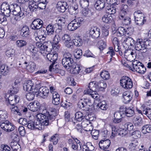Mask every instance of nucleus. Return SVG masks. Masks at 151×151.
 Listing matches in <instances>:
<instances>
[{"label": "nucleus", "mask_w": 151, "mask_h": 151, "mask_svg": "<svg viewBox=\"0 0 151 151\" xmlns=\"http://www.w3.org/2000/svg\"><path fill=\"white\" fill-rule=\"evenodd\" d=\"M70 67L73 73L77 74H78L81 70V67L80 65L77 64L74 62Z\"/></svg>", "instance_id": "obj_26"}, {"label": "nucleus", "mask_w": 151, "mask_h": 151, "mask_svg": "<svg viewBox=\"0 0 151 151\" xmlns=\"http://www.w3.org/2000/svg\"><path fill=\"white\" fill-rule=\"evenodd\" d=\"M0 127L4 131L9 132L14 130L15 128V126L7 120H4L1 122Z\"/></svg>", "instance_id": "obj_4"}, {"label": "nucleus", "mask_w": 151, "mask_h": 151, "mask_svg": "<svg viewBox=\"0 0 151 151\" xmlns=\"http://www.w3.org/2000/svg\"><path fill=\"white\" fill-rule=\"evenodd\" d=\"M112 19V17L109 14L104 15L102 18L103 22L106 23L111 22Z\"/></svg>", "instance_id": "obj_45"}, {"label": "nucleus", "mask_w": 151, "mask_h": 151, "mask_svg": "<svg viewBox=\"0 0 151 151\" xmlns=\"http://www.w3.org/2000/svg\"><path fill=\"white\" fill-rule=\"evenodd\" d=\"M57 55L55 54H52L48 53L47 55V58L48 60L54 64L57 58Z\"/></svg>", "instance_id": "obj_30"}, {"label": "nucleus", "mask_w": 151, "mask_h": 151, "mask_svg": "<svg viewBox=\"0 0 151 151\" xmlns=\"http://www.w3.org/2000/svg\"><path fill=\"white\" fill-rule=\"evenodd\" d=\"M55 63L54 64L52 63L49 67V70L51 71L54 72L55 73H59L63 75L65 74V71L63 70H61L58 69L57 67L58 66L56 65L54 66Z\"/></svg>", "instance_id": "obj_20"}, {"label": "nucleus", "mask_w": 151, "mask_h": 151, "mask_svg": "<svg viewBox=\"0 0 151 151\" xmlns=\"http://www.w3.org/2000/svg\"><path fill=\"white\" fill-rule=\"evenodd\" d=\"M68 6L66 2L63 1H58L56 6L58 10L62 12H63L68 8Z\"/></svg>", "instance_id": "obj_15"}, {"label": "nucleus", "mask_w": 151, "mask_h": 151, "mask_svg": "<svg viewBox=\"0 0 151 151\" xmlns=\"http://www.w3.org/2000/svg\"><path fill=\"white\" fill-rule=\"evenodd\" d=\"M89 34L93 38H98L100 37V29L96 27H92L90 29Z\"/></svg>", "instance_id": "obj_14"}, {"label": "nucleus", "mask_w": 151, "mask_h": 151, "mask_svg": "<svg viewBox=\"0 0 151 151\" xmlns=\"http://www.w3.org/2000/svg\"><path fill=\"white\" fill-rule=\"evenodd\" d=\"M8 100L9 104L12 106L19 102V98L16 95H10L8 98Z\"/></svg>", "instance_id": "obj_22"}, {"label": "nucleus", "mask_w": 151, "mask_h": 151, "mask_svg": "<svg viewBox=\"0 0 151 151\" xmlns=\"http://www.w3.org/2000/svg\"><path fill=\"white\" fill-rule=\"evenodd\" d=\"M58 134H55L54 135L51 137L50 139V141H52L53 144L56 145L57 144L58 142Z\"/></svg>", "instance_id": "obj_58"}, {"label": "nucleus", "mask_w": 151, "mask_h": 151, "mask_svg": "<svg viewBox=\"0 0 151 151\" xmlns=\"http://www.w3.org/2000/svg\"><path fill=\"white\" fill-rule=\"evenodd\" d=\"M106 2L105 0H97L95 2L94 6L96 10L101 11L106 6Z\"/></svg>", "instance_id": "obj_16"}, {"label": "nucleus", "mask_w": 151, "mask_h": 151, "mask_svg": "<svg viewBox=\"0 0 151 151\" xmlns=\"http://www.w3.org/2000/svg\"><path fill=\"white\" fill-rule=\"evenodd\" d=\"M34 35L35 37V39L37 40H44L47 36V32L45 28H42L35 31L34 33Z\"/></svg>", "instance_id": "obj_5"}, {"label": "nucleus", "mask_w": 151, "mask_h": 151, "mask_svg": "<svg viewBox=\"0 0 151 151\" xmlns=\"http://www.w3.org/2000/svg\"><path fill=\"white\" fill-rule=\"evenodd\" d=\"M27 99L29 101L33 100L35 97V96L34 93L30 91L27 93L26 95Z\"/></svg>", "instance_id": "obj_62"}, {"label": "nucleus", "mask_w": 151, "mask_h": 151, "mask_svg": "<svg viewBox=\"0 0 151 151\" xmlns=\"http://www.w3.org/2000/svg\"><path fill=\"white\" fill-rule=\"evenodd\" d=\"M80 4L82 8H86L88 6L89 2L88 0H80Z\"/></svg>", "instance_id": "obj_61"}, {"label": "nucleus", "mask_w": 151, "mask_h": 151, "mask_svg": "<svg viewBox=\"0 0 151 151\" xmlns=\"http://www.w3.org/2000/svg\"><path fill=\"white\" fill-rule=\"evenodd\" d=\"M110 144V140L106 138H105L100 141L99 145V147L101 149L104 150L108 148Z\"/></svg>", "instance_id": "obj_13"}, {"label": "nucleus", "mask_w": 151, "mask_h": 151, "mask_svg": "<svg viewBox=\"0 0 151 151\" xmlns=\"http://www.w3.org/2000/svg\"><path fill=\"white\" fill-rule=\"evenodd\" d=\"M29 8L31 11L35 12L38 9V6H37V4H36L35 2H29Z\"/></svg>", "instance_id": "obj_44"}, {"label": "nucleus", "mask_w": 151, "mask_h": 151, "mask_svg": "<svg viewBox=\"0 0 151 151\" xmlns=\"http://www.w3.org/2000/svg\"><path fill=\"white\" fill-rule=\"evenodd\" d=\"M28 107L30 110L36 111L40 109V104L39 102H31L28 106Z\"/></svg>", "instance_id": "obj_23"}, {"label": "nucleus", "mask_w": 151, "mask_h": 151, "mask_svg": "<svg viewBox=\"0 0 151 151\" xmlns=\"http://www.w3.org/2000/svg\"><path fill=\"white\" fill-rule=\"evenodd\" d=\"M119 10L120 11V14L125 15V14L128 11V6L127 5L122 4L119 7Z\"/></svg>", "instance_id": "obj_34"}, {"label": "nucleus", "mask_w": 151, "mask_h": 151, "mask_svg": "<svg viewBox=\"0 0 151 151\" xmlns=\"http://www.w3.org/2000/svg\"><path fill=\"white\" fill-rule=\"evenodd\" d=\"M145 52H146L147 50L151 48V41L150 40L144 41Z\"/></svg>", "instance_id": "obj_48"}, {"label": "nucleus", "mask_w": 151, "mask_h": 151, "mask_svg": "<svg viewBox=\"0 0 151 151\" xmlns=\"http://www.w3.org/2000/svg\"><path fill=\"white\" fill-rule=\"evenodd\" d=\"M18 90V86L15 84L12 85V87L10 89L9 91L11 93L14 94L17 93Z\"/></svg>", "instance_id": "obj_60"}, {"label": "nucleus", "mask_w": 151, "mask_h": 151, "mask_svg": "<svg viewBox=\"0 0 151 151\" xmlns=\"http://www.w3.org/2000/svg\"><path fill=\"white\" fill-rule=\"evenodd\" d=\"M130 30H131L132 31L133 29L131 28L126 29L123 27H120L118 29V32L120 35H123L126 34L127 35H130L131 32L130 33Z\"/></svg>", "instance_id": "obj_27"}, {"label": "nucleus", "mask_w": 151, "mask_h": 151, "mask_svg": "<svg viewBox=\"0 0 151 151\" xmlns=\"http://www.w3.org/2000/svg\"><path fill=\"white\" fill-rule=\"evenodd\" d=\"M74 62L72 55L69 52L65 53L62 60V64L63 66L65 68L68 67H70Z\"/></svg>", "instance_id": "obj_1"}, {"label": "nucleus", "mask_w": 151, "mask_h": 151, "mask_svg": "<svg viewBox=\"0 0 151 151\" xmlns=\"http://www.w3.org/2000/svg\"><path fill=\"white\" fill-rule=\"evenodd\" d=\"M120 85L125 89H129L132 87V80L128 76H124L122 77L120 80Z\"/></svg>", "instance_id": "obj_2"}, {"label": "nucleus", "mask_w": 151, "mask_h": 151, "mask_svg": "<svg viewBox=\"0 0 151 151\" xmlns=\"http://www.w3.org/2000/svg\"><path fill=\"white\" fill-rule=\"evenodd\" d=\"M98 87V89H100L101 88L104 89L106 86V83L104 80H101L97 83Z\"/></svg>", "instance_id": "obj_54"}, {"label": "nucleus", "mask_w": 151, "mask_h": 151, "mask_svg": "<svg viewBox=\"0 0 151 151\" xmlns=\"http://www.w3.org/2000/svg\"><path fill=\"white\" fill-rule=\"evenodd\" d=\"M128 56L127 57V59L128 60L134 62L133 60H134L136 58V54L135 52L131 53V54L127 55Z\"/></svg>", "instance_id": "obj_57"}, {"label": "nucleus", "mask_w": 151, "mask_h": 151, "mask_svg": "<svg viewBox=\"0 0 151 151\" xmlns=\"http://www.w3.org/2000/svg\"><path fill=\"white\" fill-rule=\"evenodd\" d=\"M34 122L35 129L39 130H41L44 129V126L45 125H44L42 123H41L40 121H39V119H37V121L35 122V121Z\"/></svg>", "instance_id": "obj_37"}, {"label": "nucleus", "mask_w": 151, "mask_h": 151, "mask_svg": "<svg viewBox=\"0 0 151 151\" xmlns=\"http://www.w3.org/2000/svg\"><path fill=\"white\" fill-rule=\"evenodd\" d=\"M13 4H9L8 3L4 2L1 6V12L4 11L6 10L10 9L11 10V6Z\"/></svg>", "instance_id": "obj_41"}, {"label": "nucleus", "mask_w": 151, "mask_h": 151, "mask_svg": "<svg viewBox=\"0 0 151 151\" xmlns=\"http://www.w3.org/2000/svg\"><path fill=\"white\" fill-rule=\"evenodd\" d=\"M60 40V38L59 36L57 35H55L54 36L53 43L55 45H57Z\"/></svg>", "instance_id": "obj_64"}, {"label": "nucleus", "mask_w": 151, "mask_h": 151, "mask_svg": "<svg viewBox=\"0 0 151 151\" xmlns=\"http://www.w3.org/2000/svg\"><path fill=\"white\" fill-rule=\"evenodd\" d=\"M47 44L48 43L47 42H45L43 43V45L39 48L41 53L42 52H44L45 51L49 52L51 51V48L48 47Z\"/></svg>", "instance_id": "obj_35"}, {"label": "nucleus", "mask_w": 151, "mask_h": 151, "mask_svg": "<svg viewBox=\"0 0 151 151\" xmlns=\"http://www.w3.org/2000/svg\"><path fill=\"white\" fill-rule=\"evenodd\" d=\"M142 132L144 134L150 132H151V125L147 124L143 126L142 127Z\"/></svg>", "instance_id": "obj_43"}, {"label": "nucleus", "mask_w": 151, "mask_h": 151, "mask_svg": "<svg viewBox=\"0 0 151 151\" xmlns=\"http://www.w3.org/2000/svg\"><path fill=\"white\" fill-rule=\"evenodd\" d=\"M9 71V68L7 66L2 65L0 67V79L1 77V74L4 76L6 75L8 73Z\"/></svg>", "instance_id": "obj_31"}, {"label": "nucleus", "mask_w": 151, "mask_h": 151, "mask_svg": "<svg viewBox=\"0 0 151 151\" xmlns=\"http://www.w3.org/2000/svg\"><path fill=\"white\" fill-rule=\"evenodd\" d=\"M135 49L136 50L140 51L141 52L145 53L144 40L141 39H137L134 44Z\"/></svg>", "instance_id": "obj_10"}, {"label": "nucleus", "mask_w": 151, "mask_h": 151, "mask_svg": "<svg viewBox=\"0 0 151 151\" xmlns=\"http://www.w3.org/2000/svg\"><path fill=\"white\" fill-rule=\"evenodd\" d=\"M88 88H90V90L96 91L98 90L97 83L95 81L91 82L88 85Z\"/></svg>", "instance_id": "obj_33"}, {"label": "nucleus", "mask_w": 151, "mask_h": 151, "mask_svg": "<svg viewBox=\"0 0 151 151\" xmlns=\"http://www.w3.org/2000/svg\"><path fill=\"white\" fill-rule=\"evenodd\" d=\"M100 75L101 77L105 80H108L109 78L110 74L106 71H103L101 72Z\"/></svg>", "instance_id": "obj_51"}, {"label": "nucleus", "mask_w": 151, "mask_h": 151, "mask_svg": "<svg viewBox=\"0 0 151 151\" xmlns=\"http://www.w3.org/2000/svg\"><path fill=\"white\" fill-rule=\"evenodd\" d=\"M91 100L88 99H81L78 104V107L83 110H86L87 106H90Z\"/></svg>", "instance_id": "obj_9"}, {"label": "nucleus", "mask_w": 151, "mask_h": 151, "mask_svg": "<svg viewBox=\"0 0 151 151\" xmlns=\"http://www.w3.org/2000/svg\"><path fill=\"white\" fill-rule=\"evenodd\" d=\"M23 89L24 91H30L34 87V84L31 80L26 81L23 85Z\"/></svg>", "instance_id": "obj_19"}, {"label": "nucleus", "mask_w": 151, "mask_h": 151, "mask_svg": "<svg viewBox=\"0 0 151 151\" xmlns=\"http://www.w3.org/2000/svg\"><path fill=\"white\" fill-rule=\"evenodd\" d=\"M79 27V26L78 24L73 20L68 24L67 28L68 30L73 31Z\"/></svg>", "instance_id": "obj_28"}, {"label": "nucleus", "mask_w": 151, "mask_h": 151, "mask_svg": "<svg viewBox=\"0 0 151 151\" xmlns=\"http://www.w3.org/2000/svg\"><path fill=\"white\" fill-rule=\"evenodd\" d=\"M36 68L35 64L33 62L29 63L28 65H27V69L29 72L32 73Z\"/></svg>", "instance_id": "obj_40"}, {"label": "nucleus", "mask_w": 151, "mask_h": 151, "mask_svg": "<svg viewBox=\"0 0 151 151\" xmlns=\"http://www.w3.org/2000/svg\"><path fill=\"white\" fill-rule=\"evenodd\" d=\"M122 108V107H121L119 108V111L116 112L114 114V118L113 122L115 123H119L122 120V118L123 117V115L124 114V112H123Z\"/></svg>", "instance_id": "obj_11"}, {"label": "nucleus", "mask_w": 151, "mask_h": 151, "mask_svg": "<svg viewBox=\"0 0 151 151\" xmlns=\"http://www.w3.org/2000/svg\"><path fill=\"white\" fill-rule=\"evenodd\" d=\"M43 25V21L39 19H34L30 25L31 28L37 31L41 29Z\"/></svg>", "instance_id": "obj_8"}, {"label": "nucleus", "mask_w": 151, "mask_h": 151, "mask_svg": "<svg viewBox=\"0 0 151 151\" xmlns=\"http://www.w3.org/2000/svg\"><path fill=\"white\" fill-rule=\"evenodd\" d=\"M99 48L101 50H103L105 48L106 46V42L102 39L98 42Z\"/></svg>", "instance_id": "obj_49"}, {"label": "nucleus", "mask_w": 151, "mask_h": 151, "mask_svg": "<svg viewBox=\"0 0 151 151\" xmlns=\"http://www.w3.org/2000/svg\"><path fill=\"white\" fill-rule=\"evenodd\" d=\"M30 34V31L29 27L26 26H24L20 30V35L24 38L28 37Z\"/></svg>", "instance_id": "obj_21"}, {"label": "nucleus", "mask_w": 151, "mask_h": 151, "mask_svg": "<svg viewBox=\"0 0 151 151\" xmlns=\"http://www.w3.org/2000/svg\"><path fill=\"white\" fill-rule=\"evenodd\" d=\"M133 122L136 126H140L142 123V119L139 117H135L133 119Z\"/></svg>", "instance_id": "obj_50"}, {"label": "nucleus", "mask_w": 151, "mask_h": 151, "mask_svg": "<svg viewBox=\"0 0 151 151\" xmlns=\"http://www.w3.org/2000/svg\"><path fill=\"white\" fill-rule=\"evenodd\" d=\"M119 17L120 19L121 20L123 24L125 25H129L131 23V21L130 17H126L125 15L119 14Z\"/></svg>", "instance_id": "obj_24"}, {"label": "nucleus", "mask_w": 151, "mask_h": 151, "mask_svg": "<svg viewBox=\"0 0 151 151\" xmlns=\"http://www.w3.org/2000/svg\"><path fill=\"white\" fill-rule=\"evenodd\" d=\"M27 42L24 40H17L16 42L17 46L19 48H22L27 45Z\"/></svg>", "instance_id": "obj_46"}, {"label": "nucleus", "mask_w": 151, "mask_h": 151, "mask_svg": "<svg viewBox=\"0 0 151 151\" xmlns=\"http://www.w3.org/2000/svg\"><path fill=\"white\" fill-rule=\"evenodd\" d=\"M47 119H49L50 123L52 122L55 119V117L57 115V113L55 109H54L52 110L50 112L47 113Z\"/></svg>", "instance_id": "obj_25"}, {"label": "nucleus", "mask_w": 151, "mask_h": 151, "mask_svg": "<svg viewBox=\"0 0 151 151\" xmlns=\"http://www.w3.org/2000/svg\"><path fill=\"white\" fill-rule=\"evenodd\" d=\"M0 117L1 119H6L8 117V113L5 110L0 111Z\"/></svg>", "instance_id": "obj_63"}, {"label": "nucleus", "mask_w": 151, "mask_h": 151, "mask_svg": "<svg viewBox=\"0 0 151 151\" xmlns=\"http://www.w3.org/2000/svg\"><path fill=\"white\" fill-rule=\"evenodd\" d=\"M113 43L114 45L115 46L114 50L116 52H118L119 51V43L118 41V39L117 38L115 37L113 40Z\"/></svg>", "instance_id": "obj_56"}, {"label": "nucleus", "mask_w": 151, "mask_h": 151, "mask_svg": "<svg viewBox=\"0 0 151 151\" xmlns=\"http://www.w3.org/2000/svg\"><path fill=\"white\" fill-rule=\"evenodd\" d=\"M48 115H47V113H40L37 114L35 117L36 119H39V121H40L41 123H42L44 125L47 126L51 124L50 122L49 119H47Z\"/></svg>", "instance_id": "obj_6"}, {"label": "nucleus", "mask_w": 151, "mask_h": 151, "mask_svg": "<svg viewBox=\"0 0 151 151\" xmlns=\"http://www.w3.org/2000/svg\"><path fill=\"white\" fill-rule=\"evenodd\" d=\"M49 92V89L46 87H42L39 88V95L43 99L47 97Z\"/></svg>", "instance_id": "obj_18"}, {"label": "nucleus", "mask_w": 151, "mask_h": 151, "mask_svg": "<svg viewBox=\"0 0 151 151\" xmlns=\"http://www.w3.org/2000/svg\"><path fill=\"white\" fill-rule=\"evenodd\" d=\"M133 95L132 93L129 91L124 92L123 94V102L126 104L128 103L132 100Z\"/></svg>", "instance_id": "obj_17"}, {"label": "nucleus", "mask_w": 151, "mask_h": 151, "mask_svg": "<svg viewBox=\"0 0 151 151\" xmlns=\"http://www.w3.org/2000/svg\"><path fill=\"white\" fill-rule=\"evenodd\" d=\"M143 114H145L151 120V109L146 108H144L142 111Z\"/></svg>", "instance_id": "obj_53"}, {"label": "nucleus", "mask_w": 151, "mask_h": 151, "mask_svg": "<svg viewBox=\"0 0 151 151\" xmlns=\"http://www.w3.org/2000/svg\"><path fill=\"white\" fill-rule=\"evenodd\" d=\"M134 20L136 24L139 25H143L146 21L144 16H141L140 18H134Z\"/></svg>", "instance_id": "obj_42"}, {"label": "nucleus", "mask_w": 151, "mask_h": 151, "mask_svg": "<svg viewBox=\"0 0 151 151\" xmlns=\"http://www.w3.org/2000/svg\"><path fill=\"white\" fill-rule=\"evenodd\" d=\"M97 106L103 110H106L108 108V105L106 101H103L100 102L98 104Z\"/></svg>", "instance_id": "obj_36"}, {"label": "nucleus", "mask_w": 151, "mask_h": 151, "mask_svg": "<svg viewBox=\"0 0 151 151\" xmlns=\"http://www.w3.org/2000/svg\"><path fill=\"white\" fill-rule=\"evenodd\" d=\"M134 40L131 37L126 38L124 41L123 43L127 44L128 46H130L134 45Z\"/></svg>", "instance_id": "obj_38"}, {"label": "nucleus", "mask_w": 151, "mask_h": 151, "mask_svg": "<svg viewBox=\"0 0 151 151\" xmlns=\"http://www.w3.org/2000/svg\"><path fill=\"white\" fill-rule=\"evenodd\" d=\"M141 132L138 130H136L133 132L132 134V137L135 139H137L141 137Z\"/></svg>", "instance_id": "obj_59"}, {"label": "nucleus", "mask_w": 151, "mask_h": 151, "mask_svg": "<svg viewBox=\"0 0 151 151\" xmlns=\"http://www.w3.org/2000/svg\"><path fill=\"white\" fill-rule=\"evenodd\" d=\"M73 45L75 46L79 47L81 45L82 40L79 37H77L75 39L72 40Z\"/></svg>", "instance_id": "obj_52"}, {"label": "nucleus", "mask_w": 151, "mask_h": 151, "mask_svg": "<svg viewBox=\"0 0 151 151\" xmlns=\"http://www.w3.org/2000/svg\"><path fill=\"white\" fill-rule=\"evenodd\" d=\"M122 109L124 114L127 116L131 117L134 115V108L131 106L130 107H126L122 106Z\"/></svg>", "instance_id": "obj_12"}, {"label": "nucleus", "mask_w": 151, "mask_h": 151, "mask_svg": "<svg viewBox=\"0 0 151 151\" xmlns=\"http://www.w3.org/2000/svg\"><path fill=\"white\" fill-rule=\"evenodd\" d=\"M84 117L83 114L80 111L77 112L75 114V119L77 121H81L84 119Z\"/></svg>", "instance_id": "obj_47"}, {"label": "nucleus", "mask_w": 151, "mask_h": 151, "mask_svg": "<svg viewBox=\"0 0 151 151\" xmlns=\"http://www.w3.org/2000/svg\"><path fill=\"white\" fill-rule=\"evenodd\" d=\"M109 32L107 29L105 27H103L102 29L101 34L100 37L102 40L105 39L109 35Z\"/></svg>", "instance_id": "obj_39"}, {"label": "nucleus", "mask_w": 151, "mask_h": 151, "mask_svg": "<svg viewBox=\"0 0 151 151\" xmlns=\"http://www.w3.org/2000/svg\"><path fill=\"white\" fill-rule=\"evenodd\" d=\"M11 7L12 9V12L14 15L19 16V17L22 18L24 17V13L21 11V7L17 4H13L11 6Z\"/></svg>", "instance_id": "obj_7"}, {"label": "nucleus", "mask_w": 151, "mask_h": 151, "mask_svg": "<svg viewBox=\"0 0 151 151\" xmlns=\"http://www.w3.org/2000/svg\"><path fill=\"white\" fill-rule=\"evenodd\" d=\"M138 143L137 140H134L130 143L129 148L131 150H137L139 149Z\"/></svg>", "instance_id": "obj_32"}, {"label": "nucleus", "mask_w": 151, "mask_h": 151, "mask_svg": "<svg viewBox=\"0 0 151 151\" xmlns=\"http://www.w3.org/2000/svg\"><path fill=\"white\" fill-rule=\"evenodd\" d=\"M46 29L47 33V36L52 35L54 36L55 30V27L54 25L49 24L46 27Z\"/></svg>", "instance_id": "obj_29"}, {"label": "nucleus", "mask_w": 151, "mask_h": 151, "mask_svg": "<svg viewBox=\"0 0 151 151\" xmlns=\"http://www.w3.org/2000/svg\"><path fill=\"white\" fill-rule=\"evenodd\" d=\"M69 11L72 14L77 13L78 12V6L75 5L74 6H71L69 9Z\"/></svg>", "instance_id": "obj_55"}, {"label": "nucleus", "mask_w": 151, "mask_h": 151, "mask_svg": "<svg viewBox=\"0 0 151 151\" xmlns=\"http://www.w3.org/2000/svg\"><path fill=\"white\" fill-rule=\"evenodd\" d=\"M132 68L131 70L134 71H136L140 73H144L146 70V68L144 65L141 63L137 61L132 62Z\"/></svg>", "instance_id": "obj_3"}]
</instances>
